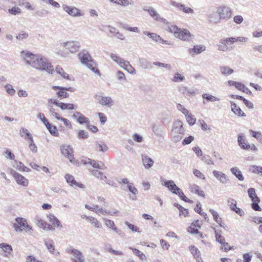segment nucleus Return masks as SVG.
<instances>
[{
    "label": "nucleus",
    "instance_id": "nucleus-1",
    "mask_svg": "<svg viewBox=\"0 0 262 262\" xmlns=\"http://www.w3.org/2000/svg\"><path fill=\"white\" fill-rule=\"evenodd\" d=\"M20 56L25 63L31 67L41 71H45L49 74L54 72L53 67L48 59L40 54H34L28 51H23Z\"/></svg>",
    "mask_w": 262,
    "mask_h": 262
},
{
    "label": "nucleus",
    "instance_id": "nucleus-2",
    "mask_svg": "<svg viewBox=\"0 0 262 262\" xmlns=\"http://www.w3.org/2000/svg\"><path fill=\"white\" fill-rule=\"evenodd\" d=\"M167 30L173 33L176 38L184 41L190 42L194 38L193 34L190 33L187 29H180L176 26L170 25L168 26Z\"/></svg>",
    "mask_w": 262,
    "mask_h": 262
},
{
    "label": "nucleus",
    "instance_id": "nucleus-3",
    "mask_svg": "<svg viewBox=\"0 0 262 262\" xmlns=\"http://www.w3.org/2000/svg\"><path fill=\"white\" fill-rule=\"evenodd\" d=\"M62 47L65 49L66 52L59 50L57 52L58 55L62 57H66L68 54H74L80 48V42L76 40H69L61 43Z\"/></svg>",
    "mask_w": 262,
    "mask_h": 262
},
{
    "label": "nucleus",
    "instance_id": "nucleus-4",
    "mask_svg": "<svg viewBox=\"0 0 262 262\" xmlns=\"http://www.w3.org/2000/svg\"><path fill=\"white\" fill-rule=\"evenodd\" d=\"M78 57L83 64L85 65L97 75H100V71L95 67L96 63L88 51L85 50L81 51L78 54Z\"/></svg>",
    "mask_w": 262,
    "mask_h": 262
},
{
    "label": "nucleus",
    "instance_id": "nucleus-5",
    "mask_svg": "<svg viewBox=\"0 0 262 262\" xmlns=\"http://www.w3.org/2000/svg\"><path fill=\"white\" fill-rule=\"evenodd\" d=\"M15 223L13 224V227L16 232H22L25 230L26 232L32 231V227L27 223V220L22 217H17L15 220Z\"/></svg>",
    "mask_w": 262,
    "mask_h": 262
},
{
    "label": "nucleus",
    "instance_id": "nucleus-6",
    "mask_svg": "<svg viewBox=\"0 0 262 262\" xmlns=\"http://www.w3.org/2000/svg\"><path fill=\"white\" fill-rule=\"evenodd\" d=\"M216 13L220 20H227L231 18L232 14V9L226 6H221L218 7Z\"/></svg>",
    "mask_w": 262,
    "mask_h": 262
},
{
    "label": "nucleus",
    "instance_id": "nucleus-7",
    "mask_svg": "<svg viewBox=\"0 0 262 262\" xmlns=\"http://www.w3.org/2000/svg\"><path fill=\"white\" fill-rule=\"evenodd\" d=\"M94 98L97 101V102L103 107L111 108L114 104V100L110 96H104L96 94Z\"/></svg>",
    "mask_w": 262,
    "mask_h": 262
},
{
    "label": "nucleus",
    "instance_id": "nucleus-8",
    "mask_svg": "<svg viewBox=\"0 0 262 262\" xmlns=\"http://www.w3.org/2000/svg\"><path fill=\"white\" fill-rule=\"evenodd\" d=\"M10 172L17 184L25 187L28 186L29 181L25 177L12 169H10Z\"/></svg>",
    "mask_w": 262,
    "mask_h": 262
},
{
    "label": "nucleus",
    "instance_id": "nucleus-9",
    "mask_svg": "<svg viewBox=\"0 0 262 262\" xmlns=\"http://www.w3.org/2000/svg\"><path fill=\"white\" fill-rule=\"evenodd\" d=\"M63 10L69 15L73 17H79L83 15L84 13L79 9L71 6L64 4L62 6Z\"/></svg>",
    "mask_w": 262,
    "mask_h": 262
},
{
    "label": "nucleus",
    "instance_id": "nucleus-10",
    "mask_svg": "<svg viewBox=\"0 0 262 262\" xmlns=\"http://www.w3.org/2000/svg\"><path fill=\"white\" fill-rule=\"evenodd\" d=\"M60 150L62 154L69 159L71 163L74 161V151L72 147L69 145H63L60 147Z\"/></svg>",
    "mask_w": 262,
    "mask_h": 262
},
{
    "label": "nucleus",
    "instance_id": "nucleus-11",
    "mask_svg": "<svg viewBox=\"0 0 262 262\" xmlns=\"http://www.w3.org/2000/svg\"><path fill=\"white\" fill-rule=\"evenodd\" d=\"M110 57L115 62L118 64L121 68L125 70L127 68L128 65L130 64L129 61L124 60L116 54L111 53L110 54Z\"/></svg>",
    "mask_w": 262,
    "mask_h": 262
},
{
    "label": "nucleus",
    "instance_id": "nucleus-12",
    "mask_svg": "<svg viewBox=\"0 0 262 262\" xmlns=\"http://www.w3.org/2000/svg\"><path fill=\"white\" fill-rule=\"evenodd\" d=\"M229 39H230V37L221 39L217 45L218 50L225 52L232 50V48L228 46L229 44H231Z\"/></svg>",
    "mask_w": 262,
    "mask_h": 262
},
{
    "label": "nucleus",
    "instance_id": "nucleus-13",
    "mask_svg": "<svg viewBox=\"0 0 262 262\" xmlns=\"http://www.w3.org/2000/svg\"><path fill=\"white\" fill-rule=\"evenodd\" d=\"M53 90H58L59 91L57 92V95L60 99L66 98L69 97V93L66 91H71V88H66L59 86H52Z\"/></svg>",
    "mask_w": 262,
    "mask_h": 262
},
{
    "label": "nucleus",
    "instance_id": "nucleus-14",
    "mask_svg": "<svg viewBox=\"0 0 262 262\" xmlns=\"http://www.w3.org/2000/svg\"><path fill=\"white\" fill-rule=\"evenodd\" d=\"M228 205L229 206L230 209L234 211L239 216H242L244 214V211L236 206V201L233 199H229L228 201Z\"/></svg>",
    "mask_w": 262,
    "mask_h": 262
},
{
    "label": "nucleus",
    "instance_id": "nucleus-15",
    "mask_svg": "<svg viewBox=\"0 0 262 262\" xmlns=\"http://www.w3.org/2000/svg\"><path fill=\"white\" fill-rule=\"evenodd\" d=\"M212 173L213 176L222 184H225L229 182L228 177L221 171L214 170Z\"/></svg>",
    "mask_w": 262,
    "mask_h": 262
},
{
    "label": "nucleus",
    "instance_id": "nucleus-16",
    "mask_svg": "<svg viewBox=\"0 0 262 262\" xmlns=\"http://www.w3.org/2000/svg\"><path fill=\"white\" fill-rule=\"evenodd\" d=\"M143 10L144 11L148 12L150 15L156 20H161L165 22V19L163 18H161L160 15L157 13V12L154 8L151 7L144 8Z\"/></svg>",
    "mask_w": 262,
    "mask_h": 262
},
{
    "label": "nucleus",
    "instance_id": "nucleus-17",
    "mask_svg": "<svg viewBox=\"0 0 262 262\" xmlns=\"http://www.w3.org/2000/svg\"><path fill=\"white\" fill-rule=\"evenodd\" d=\"M43 242L47 248L50 253L55 255H57L59 254V252L55 250L54 242L53 240L49 238H46L44 239Z\"/></svg>",
    "mask_w": 262,
    "mask_h": 262
},
{
    "label": "nucleus",
    "instance_id": "nucleus-18",
    "mask_svg": "<svg viewBox=\"0 0 262 262\" xmlns=\"http://www.w3.org/2000/svg\"><path fill=\"white\" fill-rule=\"evenodd\" d=\"M189 249L196 262H203V260L201 257V252L195 246H189Z\"/></svg>",
    "mask_w": 262,
    "mask_h": 262
},
{
    "label": "nucleus",
    "instance_id": "nucleus-19",
    "mask_svg": "<svg viewBox=\"0 0 262 262\" xmlns=\"http://www.w3.org/2000/svg\"><path fill=\"white\" fill-rule=\"evenodd\" d=\"M173 133L179 134L180 135H183L184 134L185 130L183 127L182 122L180 120L175 121L173 129Z\"/></svg>",
    "mask_w": 262,
    "mask_h": 262
},
{
    "label": "nucleus",
    "instance_id": "nucleus-20",
    "mask_svg": "<svg viewBox=\"0 0 262 262\" xmlns=\"http://www.w3.org/2000/svg\"><path fill=\"white\" fill-rule=\"evenodd\" d=\"M230 103L231 104V111L235 115L238 117L246 116V114L234 102L230 101Z\"/></svg>",
    "mask_w": 262,
    "mask_h": 262
},
{
    "label": "nucleus",
    "instance_id": "nucleus-21",
    "mask_svg": "<svg viewBox=\"0 0 262 262\" xmlns=\"http://www.w3.org/2000/svg\"><path fill=\"white\" fill-rule=\"evenodd\" d=\"M20 136L24 138L25 140L29 142L33 139V136L29 131L26 128L21 127L19 130Z\"/></svg>",
    "mask_w": 262,
    "mask_h": 262
},
{
    "label": "nucleus",
    "instance_id": "nucleus-22",
    "mask_svg": "<svg viewBox=\"0 0 262 262\" xmlns=\"http://www.w3.org/2000/svg\"><path fill=\"white\" fill-rule=\"evenodd\" d=\"M198 220L192 222L190 226L188 228V231L191 234L199 233V229L201 228V226L199 224Z\"/></svg>",
    "mask_w": 262,
    "mask_h": 262
},
{
    "label": "nucleus",
    "instance_id": "nucleus-23",
    "mask_svg": "<svg viewBox=\"0 0 262 262\" xmlns=\"http://www.w3.org/2000/svg\"><path fill=\"white\" fill-rule=\"evenodd\" d=\"M142 161L143 164L146 169L150 168L154 164V161L152 159L146 155H142Z\"/></svg>",
    "mask_w": 262,
    "mask_h": 262
},
{
    "label": "nucleus",
    "instance_id": "nucleus-24",
    "mask_svg": "<svg viewBox=\"0 0 262 262\" xmlns=\"http://www.w3.org/2000/svg\"><path fill=\"white\" fill-rule=\"evenodd\" d=\"M162 182H163L162 185L167 187L171 192H172L174 189H176L177 190H179V188L172 180H163Z\"/></svg>",
    "mask_w": 262,
    "mask_h": 262
},
{
    "label": "nucleus",
    "instance_id": "nucleus-25",
    "mask_svg": "<svg viewBox=\"0 0 262 262\" xmlns=\"http://www.w3.org/2000/svg\"><path fill=\"white\" fill-rule=\"evenodd\" d=\"M84 164H90L94 168H95L101 169H104V168H103L104 165L102 162H100V163L99 164L97 161L93 160H91L90 159H86L85 160H84Z\"/></svg>",
    "mask_w": 262,
    "mask_h": 262
},
{
    "label": "nucleus",
    "instance_id": "nucleus-26",
    "mask_svg": "<svg viewBox=\"0 0 262 262\" xmlns=\"http://www.w3.org/2000/svg\"><path fill=\"white\" fill-rule=\"evenodd\" d=\"M13 163V167L16 168L18 170L20 171L29 172L30 171V169L29 168L27 167L26 166H25L24 164L21 162L18 161L17 160H14Z\"/></svg>",
    "mask_w": 262,
    "mask_h": 262
},
{
    "label": "nucleus",
    "instance_id": "nucleus-27",
    "mask_svg": "<svg viewBox=\"0 0 262 262\" xmlns=\"http://www.w3.org/2000/svg\"><path fill=\"white\" fill-rule=\"evenodd\" d=\"M206 50L205 46L203 45H195L193 48L189 50L190 54H200Z\"/></svg>",
    "mask_w": 262,
    "mask_h": 262
},
{
    "label": "nucleus",
    "instance_id": "nucleus-28",
    "mask_svg": "<svg viewBox=\"0 0 262 262\" xmlns=\"http://www.w3.org/2000/svg\"><path fill=\"white\" fill-rule=\"evenodd\" d=\"M65 179H66L67 183H68L71 186H72L73 185H75L76 186H78L80 188H83V184L77 183L73 176L67 174L65 176Z\"/></svg>",
    "mask_w": 262,
    "mask_h": 262
},
{
    "label": "nucleus",
    "instance_id": "nucleus-29",
    "mask_svg": "<svg viewBox=\"0 0 262 262\" xmlns=\"http://www.w3.org/2000/svg\"><path fill=\"white\" fill-rule=\"evenodd\" d=\"M237 141L239 145L242 148L247 150L249 149L250 144L248 143L246 140L243 139L242 135H238Z\"/></svg>",
    "mask_w": 262,
    "mask_h": 262
},
{
    "label": "nucleus",
    "instance_id": "nucleus-30",
    "mask_svg": "<svg viewBox=\"0 0 262 262\" xmlns=\"http://www.w3.org/2000/svg\"><path fill=\"white\" fill-rule=\"evenodd\" d=\"M0 248L2 249L5 253V256L6 257H8L13 250L12 246L6 243L0 244Z\"/></svg>",
    "mask_w": 262,
    "mask_h": 262
},
{
    "label": "nucleus",
    "instance_id": "nucleus-31",
    "mask_svg": "<svg viewBox=\"0 0 262 262\" xmlns=\"http://www.w3.org/2000/svg\"><path fill=\"white\" fill-rule=\"evenodd\" d=\"M78 115V118H77V121L80 124H89V119L84 116L81 113L77 112V115Z\"/></svg>",
    "mask_w": 262,
    "mask_h": 262
},
{
    "label": "nucleus",
    "instance_id": "nucleus-32",
    "mask_svg": "<svg viewBox=\"0 0 262 262\" xmlns=\"http://www.w3.org/2000/svg\"><path fill=\"white\" fill-rule=\"evenodd\" d=\"M231 173L234 174L239 181H243L244 177L241 171L237 167H232L230 169Z\"/></svg>",
    "mask_w": 262,
    "mask_h": 262
},
{
    "label": "nucleus",
    "instance_id": "nucleus-33",
    "mask_svg": "<svg viewBox=\"0 0 262 262\" xmlns=\"http://www.w3.org/2000/svg\"><path fill=\"white\" fill-rule=\"evenodd\" d=\"M46 126L52 136L55 137H58L59 136V133L55 126L52 125L49 123Z\"/></svg>",
    "mask_w": 262,
    "mask_h": 262
},
{
    "label": "nucleus",
    "instance_id": "nucleus-34",
    "mask_svg": "<svg viewBox=\"0 0 262 262\" xmlns=\"http://www.w3.org/2000/svg\"><path fill=\"white\" fill-rule=\"evenodd\" d=\"M217 14L216 13V12H212L210 13L208 16V18L209 22L214 24H217L220 23V21L219 20V16L217 17Z\"/></svg>",
    "mask_w": 262,
    "mask_h": 262
},
{
    "label": "nucleus",
    "instance_id": "nucleus-35",
    "mask_svg": "<svg viewBox=\"0 0 262 262\" xmlns=\"http://www.w3.org/2000/svg\"><path fill=\"white\" fill-rule=\"evenodd\" d=\"M152 130L157 136L161 137L163 134V130L161 126L156 124H153L151 125Z\"/></svg>",
    "mask_w": 262,
    "mask_h": 262
},
{
    "label": "nucleus",
    "instance_id": "nucleus-36",
    "mask_svg": "<svg viewBox=\"0 0 262 262\" xmlns=\"http://www.w3.org/2000/svg\"><path fill=\"white\" fill-rule=\"evenodd\" d=\"M86 220L96 228H101L102 227L101 223L93 217H86Z\"/></svg>",
    "mask_w": 262,
    "mask_h": 262
},
{
    "label": "nucleus",
    "instance_id": "nucleus-37",
    "mask_svg": "<svg viewBox=\"0 0 262 262\" xmlns=\"http://www.w3.org/2000/svg\"><path fill=\"white\" fill-rule=\"evenodd\" d=\"M190 190L192 192L198 194L201 196L204 197L205 194L204 191L200 189L199 186L196 185H192L190 186Z\"/></svg>",
    "mask_w": 262,
    "mask_h": 262
},
{
    "label": "nucleus",
    "instance_id": "nucleus-38",
    "mask_svg": "<svg viewBox=\"0 0 262 262\" xmlns=\"http://www.w3.org/2000/svg\"><path fill=\"white\" fill-rule=\"evenodd\" d=\"M220 71L222 74L227 76L232 74L234 71L227 66H222L220 67Z\"/></svg>",
    "mask_w": 262,
    "mask_h": 262
},
{
    "label": "nucleus",
    "instance_id": "nucleus-39",
    "mask_svg": "<svg viewBox=\"0 0 262 262\" xmlns=\"http://www.w3.org/2000/svg\"><path fill=\"white\" fill-rule=\"evenodd\" d=\"M55 71L59 74L61 77H62L63 78L66 79H69V76L68 74L66 73L64 70L62 69V68L60 67L59 66H57L56 67Z\"/></svg>",
    "mask_w": 262,
    "mask_h": 262
},
{
    "label": "nucleus",
    "instance_id": "nucleus-40",
    "mask_svg": "<svg viewBox=\"0 0 262 262\" xmlns=\"http://www.w3.org/2000/svg\"><path fill=\"white\" fill-rule=\"evenodd\" d=\"M60 108L62 110H74L76 108V107L75 105L72 103H65L61 102V104H60Z\"/></svg>",
    "mask_w": 262,
    "mask_h": 262
},
{
    "label": "nucleus",
    "instance_id": "nucleus-41",
    "mask_svg": "<svg viewBox=\"0 0 262 262\" xmlns=\"http://www.w3.org/2000/svg\"><path fill=\"white\" fill-rule=\"evenodd\" d=\"M50 222L56 227H62L60 221L54 215H50L49 216Z\"/></svg>",
    "mask_w": 262,
    "mask_h": 262
},
{
    "label": "nucleus",
    "instance_id": "nucleus-42",
    "mask_svg": "<svg viewBox=\"0 0 262 262\" xmlns=\"http://www.w3.org/2000/svg\"><path fill=\"white\" fill-rule=\"evenodd\" d=\"M202 98L211 102L220 100V98L207 93L203 94L202 95Z\"/></svg>",
    "mask_w": 262,
    "mask_h": 262
},
{
    "label": "nucleus",
    "instance_id": "nucleus-43",
    "mask_svg": "<svg viewBox=\"0 0 262 262\" xmlns=\"http://www.w3.org/2000/svg\"><path fill=\"white\" fill-rule=\"evenodd\" d=\"M230 38V39H229V40L230 41L231 44L233 43L234 42H235L236 41H240L242 42H246L248 40V38L245 37H231Z\"/></svg>",
    "mask_w": 262,
    "mask_h": 262
},
{
    "label": "nucleus",
    "instance_id": "nucleus-44",
    "mask_svg": "<svg viewBox=\"0 0 262 262\" xmlns=\"http://www.w3.org/2000/svg\"><path fill=\"white\" fill-rule=\"evenodd\" d=\"M250 171L255 174H261L262 176V167L256 165H252L250 166Z\"/></svg>",
    "mask_w": 262,
    "mask_h": 262
},
{
    "label": "nucleus",
    "instance_id": "nucleus-45",
    "mask_svg": "<svg viewBox=\"0 0 262 262\" xmlns=\"http://www.w3.org/2000/svg\"><path fill=\"white\" fill-rule=\"evenodd\" d=\"M248 193L249 195V198L251 199V201H255L256 198H259L256 193H255V190L254 188H250L248 190Z\"/></svg>",
    "mask_w": 262,
    "mask_h": 262
},
{
    "label": "nucleus",
    "instance_id": "nucleus-46",
    "mask_svg": "<svg viewBox=\"0 0 262 262\" xmlns=\"http://www.w3.org/2000/svg\"><path fill=\"white\" fill-rule=\"evenodd\" d=\"M67 250L68 252L69 253L72 254L75 257V258L82 254V252H81L79 250L74 249L72 247L68 249Z\"/></svg>",
    "mask_w": 262,
    "mask_h": 262
},
{
    "label": "nucleus",
    "instance_id": "nucleus-47",
    "mask_svg": "<svg viewBox=\"0 0 262 262\" xmlns=\"http://www.w3.org/2000/svg\"><path fill=\"white\" fill-rule=\"evenodd\" d=\"M201 159L202 161L204 162L205 163H206L208 165H213L214 164V162L212 160L211 157L207 155H203L201 157Z\"/></svg>",
    "mask_w": 262,
    "mask_h": 262
},
{
    "label": "nucleus",
    "instance_id": "nucleus-48",
    "mask_svg": "<svg viewBox=\"0 0 262 262\" xmlns=\"http://www.w3.org/2000/svg\"><path fill=\"white\" fill-rule=\"evenodd\" d=\"M37 224L38 225V226L42 228L43 229H46V226H48V229L49 230H52L53 229L51 225L47 224L46 223H45L44 221H43L40 219H37Z\"/></svg>",
    "mask_w": 262,
    "mask_h": 262
},
{
    "label": "nucleus",
    "instance_id": "nucleus-49",
    "mask_svg": "<svg viewBox=\"0 0 262 262\" xmlns=\"http://www.w3.org/2000/svg\"><path fill=\"white\" fill-rule=\"evenodd\" d=\"M260 202L259 198H256L255 201H253L252 203L251 204L252 208L255 211H261V208L258 205V203Z\"/></svg>",
    "mask_w": 262,
    "mask_h": 262
},
{
    "label": "nucleus",
    "instance_id": "nucleus-50",
    "mask_svg": "<svg viewBox=\"0 0 262 262\" xmlns=\"http://www.w3.org/2000/svg\"><path fill=\"white\" fill-rule=\"evenodd\" d=\"M215 239L216 241L222 244H224L226 246H228V243L225 242V238L221 235V234L216 232L215 234Z\"/></svg>",
    "mask_w": 262,
    "mask_h": 262
},
{
    "label": "nucleus",
    "instance_id": "nucleus-51",
    "mask_svg": "<svg viewBox=\"0 0 262 262\" xmlns=\"http://www.w3.org/2000/svg\"><path fill=\"white\" fill-rule=\"evenodd\" d=\"M132 0H118L115 1V4L123 7H127L132 4Z\"/></svg>",
    "mask_w": 262,
    "mask_h": 262
},
{
    "label": "nucleus",
    "instance_id": "nucleus-52",
    "mask_svg": "<svg viewBox=\"0 0 262 262\" xmlns=\"http://www.w3.org/2000/svg\"><path fill=\"white\" fill-rule=\"evenodd\" d=\"M91 173L92 175L98 178H99L101 180H104V179L106 178V176H104L102 172L97 170H92L91 171Z\"/></svg>",
    "mask_w": 262,
    "mask_h": 262
},
{
    "label": "nucleus",
    "instance_id": "nucleus-53",
    "mask_svg": "<svg viewBox=\"0 0 262 262\" xmlns=\"http://www.w3.org/2000/svg\"><path fill=\"white\" fill-rule=\"evenodd\" d=\"M185 80V77L179 73H176L173 76L172 81L174 82L183 81Z\"/></svg>",
    "mask_w": 262,
    "mask_h": 262
},
{
    "label": "nucleus",
    "instance_id": "nucleus-54",
    "mask_svg": "<svg viewBox=\"0 0 262 262\" xmlns=\"http://www.w3.org/2000/svg\"><path fill=\"white\" fill-rule=\"evenodd\" d=\"M209 212L211 213L213 217L214 220L217 223H219L221 222V220H222L221 217H220L219 213L215 210L212 209H210L209 210Z\"/></svg>",
    "mask_w": 262,
    "mask_h": 262
},
{
    "label": "nucleus",
    "instance_id": "nucleus-55",
    "mask_svg": "<svg viewBox=\"0 0 262 262\" xmlns=\"http://www.w3.org/2000/svg\"><path fill=\"white\" fill-rule=\"evenodd\" d=\"M125 224L127 226L128 229L132 230L133 232H137L139 233L141 232V231L139 230V228H138L137 226H135L133 224L129 223L128 222H125Z\"/></svg>",
    "mask_w": 262,
    "mask_h": 262
},
{
    "label": "nucleus",
    "instance_id": "nucleus-56",
    "mask_svg": "<svg viewBox=\"0 0 262 262\" xmlns=\"http://www.w3.org/2000/svg\"><path fill=\"white\" fill-rule=\"evenodd\" d=\"M95 148L96 150L102 152L106 151L108 149L107 146L105 144H100L98 143L96 144Z\"/></svg>",
    "mask_w": 262,
    "mask_h": 262
},
{
    "label": "nucleus",
    "instance_id": "nucleus-57",
    "mask_svg": "<svg viewBox=\"0 0 262 262\" xmlns=\"http://www.w3.org/2000/svg\"><path fill=\"white\" fill-rule=\"evenodd\" d=\"M250 132L251 133V135L253 137L259 140L260 142L262 141V134L260 132H255L253 130H250Z\"/></svg>",
    "mask_w": 262,
    "mask_h": 262
},
{
    "label": "nucleus",
    "instance_id": "nucleus-58",
    "mask_svg": "<svg viewBox=\"0 0 262 262\" xmlns=\"http://www.w3.org/2000/svg\"><path fill=\"white\" fill-rule=\"evenodd\" d=\"M185 117L187 122L189 125H193L195 123L196 119L193 118L191 114L189 115V113H188L187 115H185Z\"/></svg>",
    "mask_w": 262,
    "mask_h": 262
},
{
    "label": "nucleus",
    "instance_id": "nucleus-59",
    "mask_svg": "<svg viewBox=\"0 0 262 262\" xmlns=\"http://www.w3.org/2000/svg\"><path fill=\"white\" fill-rule=\"evenodd\" d=\"M153 64L156 66H157L158 67H160V68L163 67V68H165L168 70H171V66L170 64L164 63H162V62H158V61L154 62Z\"/></svg>",
    "mask_w": 262,
    "mask_h": 262
},
{
    "label": "nucleus",
    "instance_id": "nucleus-60",
    "mask_svg": "<svg viewBox=\"0 0 262 262\" xmlns=\"http://www.w3.org/2000/svg\"><path fill=\"white\" fill-rule=\"evenodd\" d=\"M5 89L7 93H8L9 95L12 96L14 95L15 91L13 89L12 85L10 84H7L5 86Z\"/></svg>",
    "mask_w": 262,
    "mask_h": 262
},
{
    "label": "nucleus",
    "instance_id": "nucleus-61",
    "mask_svg": "<svg viewBox=\"0 0 262 262\" xmlns=\"http://www.w3.org/2000/svg\"><path fill=\"white\" fill-rule=\"evenodd\" d=\"M126 187L127 189L133 194L136 195L138 193L137 189L134 186L133 184L132 183L128 184V185L126 186Z\"/></svg>",
    "mask_w": 262,
    "mask_h": 262
},
{
    "label": "nucleus",
    "instance_id": "nucleus-62",
    "mask_svg": "<svg viewBox=\"0 0 262 262\" xmlns=\"http://www.w3.org/2000/svg\"><path fill=\"white\" fill-rule=\"evenodd\" d=\"M8 12L10 14L15 15L20 14L21 10L17 7H13L11 9H9Z\"/></svg>",
    "mask_w": 262,
    "mask_h": 262
},
{
    "label": "nucleus",
    "instance_id": "nucleus-63",
    "mask_svg": "<svg viewBox=\"0 0 262 262\" xmlns=\"http://www.w3.org/2000/svg\"><path fill=\"white\" fill-rule=\"evenodd\" d=\"M170 4L172 6H173V7L178 8L179 10H182V11L183 10V8L184 7V4H182L181 3H178L176 1H171L170 2Z\"/></svg>",
    "mask_w": 262,
    "mask_h": 262
},
{
    "label": "nucleus",
    "instance_id": "nucleus-64",
    "mask_svg": "<svg viewBox=\"0 0 262 262\" xmlns=\"http://www.w3.org/2000/svg\"><path fill=\"white\" fill-rule=\"evenodd\" d=\"M151 39H152V40H153L154 41H155L156 42H163V39H162L160 35L155 33H152V35L150 37Z\"/></svg>",
    "mask_w": 262,
    "mask_h": 262
}]
</instances>
